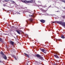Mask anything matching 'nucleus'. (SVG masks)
<instances>
[{"label":"nucleus","instance_id":"1","mask_svg":"<svg viewBox=\"0 0 65 65\" xmlns=\"http://www.w3.org/2000/svg\"><path fill=\"white\" fill-rule=\"evenodd\" d=\"M56 23H57L58 24H60V25H61L63 27H65V23L63 22H62V21H56Z\"/></svg>","mask_w":65,"mask_h":65},{"label":"nucleus","instance_id":"2","mask_svg":"<svg viewBox=\"0 0 65 65\" xmlns=\"http://www.w3.org/2000/svg\"><path fill=\"white\" fill-rule=\"evenodd\" d=\"M21 1L23 2L24 3H31V1H23V0H21Z\"/></svg>","mask_w":65,"mask_h":65},{"label":"nucleus","instance_id":"3","mask_svg":"<svg viewBox=\"0 0 65 65\" xmlns=\"http://www.w3.org/2000/svg\"><path fill=\"white\" fill-rule=\"evenodd\" d=\"M9 42L13 46V44H14V42L11 41H10V42Z\"/></svg>","mask_w":65,"mask_h":65},{"label":"nucleus","instance_id":"4","mask_svg":"<svg viewBox=\"0 0 65 65\" xmlns=\"http://www.w3.org/2000/svg\"><path fill=\"white\" fill-rule=\"evenodd\" d=\"M54 57H55V58H57V59H59V57L57 55H54Z\"/></svg>","mask_w":65,"mask_h":65},{"label":"nucleus","instance_id":"5","mask_svg":"<svg viewBox=\"0 0 65 65\" xmlns=\"http://www.w3.org/2000/svg\"><path fill=\"white\" fill-rule=\"evenodd\" d=\"M16 31V32H17L18 34H20V35L21 34V33H20V30H17Z\"/></svg>","mask_w":65,"mask_h":65},{"label":"nucleus","instance_id":"6","mask_svg":"<svg viewBox=\"0 0 65 65\" xmlns=\"http://www.w3.org/2000/svg\"><path fill=\"white\" fill-rule=\"evenodd\" d=\"M3 58L5 60H7V57L6 55H4V56L3 57Z\"/></svg>","mask_w":65,"mask_h":65},{"label":"nucleus","instance_id":"7","mask_svg":"<svg viewBox=\"0 0 65 65\" xmlns=\"http://www.w3.org/2000/svg\"><path fill=\"white\" fill-rule=\"evenodd\" d=\"M40 22H42V23H44V22H45V21H44V20H40Z\"/></svg>","mask_w":65,"mask_h":65},{"label":"nucleus","instance_id":"8","mask_svg":"<svg viewBox=\"0 0 65 65\" xmlns=\"http://www.w3.org/2000/svg\"><path fill=\"white\" fill-rule=\"evenodd\" d=\"M43 7L45 8L46 9H48V8H47V6H46V5H45L44 6H43Z\"/></svg>","mask_w":65,"mask_h":65},{"label":"nucleus","instance_id":"9","mask_svg":"<svg viewBox=\"0 0 65 65\" xmlns=\"http://www.w3.org/2000/svg\"><path fill=\"white\" fill-rule=\"evenodd\" d=\"M24 55H26V56H27V57H29V56L27 54H26V53H24Z\"/></svg>","mask_w":65,"mask_h":65},{"label":"nucleus","instance_id":"10","mask_svg":"<svg viewBox=\"0 0 65 65\" xmlns=\"http://www.w3.org/2000/svg\"><path fill=\"white\" fill-rule=\"evenodd\" d=\"M0 41H1L2 42H3V41L2 39L1 38H0Z\"/></svg>","mask_w":65,"mask_h":65},{"label":"nucleus","instance_id":"11","mask_svg":"<svg viewBox=\"0 0 65 65\" xmlns=\"http://www.w3.org/2000/svg\"><path fill=\"white\" fill-rule=\"evenodd\" d=\"M41 51L43 53H45V52L44 51V50L43 49H41Z\"/></svg>","mask_w":65,"mask_h":65},{"label":"nucleus","instance_id":"12","mask_svg":"<svg viewBox=\"0 0 65 65\" xmlns=\"http://www.w3.org/2000/svg\"><path fill=\"white\" fill-rule=\"evenodd\" d=\"M39 59H41V60H43V58L42 57H41L39 58Z\"/></svg>","mask_w":65,"mask_h":65},{"label":"nucleus","instance_id":"13","mask_svg":"<svg viewBox=\"0 0 65 65\" xmlns=\"http://www.w3.org/2000/svg\"><path fill=\"white\" fill-rule=\"evenodd\" d=\"M13 57L15 59V60H17V58H16V57H15V56L14 55H13Z\"/></svg>","mask_w":65,"mask_h":65},{"label":"nucleus","instance_id":"14","mask_svg":"<svg viewBox=\"0 0 65 65\" xmlns=\"http://www.w3.org/2000/svg\"><path fill=\"white\" fill-rule=\"evenodd\" d=\"M36 56L37 57H40V56L39 54H37Z\"/></svg>","mask_w":65,"mask_h":65},{"label":"nucleus","instance_id":"15","mask_svg":"<svg viewBox=\"0 0 65 65\" xmlns=\"http://www.w3.org/2000/svg\"><path fill=\"white\" fill-rule=\"evenodd\" d=\"M1 54L2 55H4V54H3V52L1 51Z\"/></svg>","mask_w":65,"mask_h":65},{"label":"nucleus","instance_id":"16","mask_svg":"<svg viewBox=\"0 0 65 65\" xmlns=\"http://www.w3.org/2000/svg\"><path fill=\"white\" fill-rule=\"evenodd\" d=\"M30 20L31 22H32L33 21V19H30Z\"/></svg>","mask_w":65,"mask_h":65},{"label":"nucleus","instance_id":"17","mask_svg":"<svg viewBox=\"0 0 65 65\" xmlns=\"http://www.w3.org/2000/svg\"><path fill=\"white\" fill-rule=\"evenodd\" d=\"M61 38H63V39H64V36H63V35H62L61 37Z\"/></svg>","mask_w":65,"mask_h":65},{"label":"nucleus","instance_id":"18","mask_svg":"<svg viewBox=\"0 0 65 65\" xmlns=\"http://www.w3.org/2000/svg\"><path fill=\"white\" fill-rule=\"evenodd\" d=\"M11 2H12V3H14V1H11Z\"/></svg>","mask_w":65,"mask_h":65},{"label":"nucleus","instance_id":"19","mask_svg":"<svg viewBox=\"0 0 65 65\" xmlns=\"http://www.w3.org/2000/svg\"><path fill=\"white\" fill-rule=\"evenodd\" d=\"M8 0H5V2H8Z\"/></svg>","mask_w":65,"mask_h":65},{"label":"nucleus","instance_id":"20","mask_svg":"<svg viewBox=\"0 0 65 65\" xmlns=\"http://www.w3.org/2000/svg\"><path fill=\"white\" fill-rule=\"evenodd\" d=\"M3 6L5 7V6H6V5H5V4H3Z\"/></svg>","mask_w":65,"mask_h":65},{"label":"nucleus","instance_id":"21","mask_svg":"<svg viewBox=\"0 0 65 65\" xmlns=\"http://www.w3.org/2000/svg\"><path fill=\"white\" fill-rule=\"evenodd\" d=\"M20 32H22V31L21 30H19Z\"/></svg>","mask_w":65,"mask_h":65},{"label":"nucleus","instance_id":"22","mask_svg":"<svg viewBox=\"0 0 65 65\" xmlns=\"http://www.w3.org/2000/svg\"><path fill=\"white\" fill-rule=\"evenodd\" d=\"M29 17H32V15H29Z\"/></svg>","mask_w":65,"mask_h":65},{"label":"nucleus","instance_id":"23","mask_svg":"<svg viewBox=\"0 0 65 65\" xmlns=\"http://www.w3.org/2000/svg\"><path fill=\"white\" fill-rule=\"evenodd\" d=\"M30 2H31H31H33V0H31V1H30Z\"/></svg>","mask_w":65,"mask_h":65},{"label":"nucleus","instance_id":"24","mask_svg":"<svg viewBox=\"0 0 65 65\" xmlns=\"http://www.w3.org/2000/svg\"><path fill=\"white\" fill-rule=\"evenodd\" d=\"M62 18H64V19H65V16H63Z\"/></svg>","mask_w":65,"mask_h":65},{"label":"nucleus","instance_id":"25","mask_svg":"<svg viewBox=\"0 0 65 65\" xmlns=\"http://www.w3.org/2000/svg\"><path fill=\"white\" fill-rule=\"evenodd\" d=\"M18 14H20V13H18Z\"/></svg>","mask_w":65,"mask_h":65},{"label":"nucleus","instance_id":"26","mask_svg":"<svg viewBox=\"0 0 65 65\" xmlns=\"http://www.w3.org/2000/svg\"><path fill=\"white\" fill-rule=\"evenodd\" d=\"M57 0H55V1H57Z\"/></svg>","mask_w":65,"mask_h":65},{"label":"nucleus","instance_id":"27","mask_svg":"<svg viewBox=\"0 0 65 65\" xmlns=\"http://www.w3.org/2000/svg\"><path fill=\"white\" fill-rule=\"evenodd\" d=\"M31 13V12H30L29 13Z\"/></svg>","mask_w":65,"mask_h":65},{"label":"nucleus","instance_id":"28","mask_svg":"<svg viewBox=\"0 0 65 65\" xmlns=\"http://www.w3.org/2000/svg\"><path fill=\"white\" fill-rule=\"evenodd\" d=\"M59 11H57L56 12H58Z\"/></svg>","mask_w":65,"mask_h":65},{"label":"nucleus","instance_id":"29","mask_svg":"<svg viewBox=\"0 0 65 65\" xmlns=\"http://www.w3.org/2000/svg\"><path fill=\"white\" fill-rule=\"evenodd\" d=\"M54 65H56V64H54Z\"/></svg>","mask_w":65,"mask_h":65},{"label":"nucleus","instance_id":"30","mask_svg":"<svg viewBox=\"0 0 65 65\" xmlns=\"http://www.w3.org/2000/svg\"><path fill=\"white\" fill-rule=\"evenodd\" d=\"M62 1V0H60V1Z\"/></svg>","mask_w":65,"mask_h":65},{"label":"nucleus","instance_id":"31","mask_svg":"<svg viewBox=\"0 0 65 65\" xmlns=\"http://www.w3.org/2000/svg\"><path fill=\"white\" fill-rule=\"evenodd\" d=\"M0 62H1V61L0 60Z\"/></svg>","mask_w":65,"mask_h":65}]
</instances>
